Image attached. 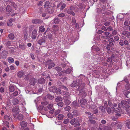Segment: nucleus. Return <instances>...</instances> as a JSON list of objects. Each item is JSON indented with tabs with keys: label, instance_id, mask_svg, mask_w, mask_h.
<instances>
[{
	"label": "nucleus",
	"instance_id": "obj_24",
	"mask_svg": "<svg viewBox=\"0 0 130 130\" xmlns=\"http://www.w3.org/2000/svg\"><path fill=\"white\" fill-rule=\"evenodd\" d=\"M36 83L35 79L34 78H32L31 80L30 84L31 85H34Z\"/></svg>",
	"mask_w": 130,
	"mask_h": 130
},
{
	"label": "nucleus",
	"instance_id": "obj_22",
	"mask_svg": "<svg viewBox=\"0 0 130 130\" xmlns=\"http://www.w3.org/2000/svg\"><path fill=\"white\" fill-rule=\"evenodd\" d=\"M45 30V28L43 26H41L39 28V31H41L42 32H44Z\"/></svg>",
	"mask_w": 130,
	"mask_h": 130
},
{
	"label": "nucleus",
	"instance_id": "obj_18",
	"mask_svg": "<svg viewBox=\"0 0 130 130\" xmlns=\"http://www.w3.org/2000/svg\"><path fill=\"white\" fill-rule=\"evenodd\" d=\"M19 47L22 50H24L25 49L26 45L23 44H21L20 45Z\"/></svg>",
	"mask_w": 130,
	"mask_h": 130
},
{
	"label": "nucleus",
	"instance_id": "obj_47",
	"mask_svg": "<svg viewBox=\"0 0 130 130\" xmlns=\"http://www.w3.org/2000/svg\"><path fill=\"white\" fill-rule=\"evenodd\" d=\"M4 122L5 125L7 127H9V126H8L9 123L8 122L6 121H4Z\"/></svg>",
	"mask_w": 130,
	"mask_h": 130
},
{
	"label": "nucleus",
	"instance_id": "obj_52",
	"mask_svg": "<svg viewBox=\"0 0 130 130\" xmlns=\"http://www.w3.org/2000/svg\"><path fill=\"white\" fill-rule=\"evenodd\" d=\"M10 69L11 70H13L15 69L13 65H11L10 66Z\"/></svg>",
	"mask_w": 130,
	"mask_h": 130
},
{
	"label": "nucleus",
	"instance_id": "obj_38",
	"mask_svg": "<svg viewBox=\"0 0 130 130\" xmlns=\"http://www.w3.org/2000/svg\"><path fill=\"white\" fill-rule=\"evenodd\" d=\"M62 99L61 97H58L56 99V101L57 102H58L60 101H61Z\"/></svg>",
	"mask_w": 130,
	"mask_h": 130
},
{
	"label": "nucleus",
	"instance_id": "obj_23",
	"mask_svg": "<svg viewBox=\"0 0 130 130\" xmlns=\"http://www.w3.org/2000/svg\"><path fill=\"white\" fill-rule=\"evenodd\" d=\"M64 115L62 114H59L57 116V118L59 120H62L64 118Z\"/></svg>",
	"mask_w": 130,
	"mask_h": 130
},
{
	"label": "nucleus",
	"instance_id": "obj_39",
	"mask_svg": "<svg viewBox=\"0 0 130 130\" xmlns=\"http://www.w3.org/2000/svg\"><path fill=\"white\" fill-rule=\"evenodd\" d=\"M64 102L65 105H68L71 102L68 100H65Z\"/></svg>",
	"mask_w": 130,
	"mask_h": 130
},
{
	"label": "nucleus",
	"instance_id": "obj_19",
	"mask_svg": "<svg viewBox=\"0 0 130 130\" xmlns=\"http://www.w3.org/2000/svg\"><path fill=\"white\" fill-rule=\"evenodd\" d=\"M45 40V39H41L39 40L38 42V43L42 45L43 43H44Z\"/></svg>",
	"mask_w": 130,
	"mask_h": 130
},
{
	"label": "nucleus",
	"instance_id": "obj_31",
	"mask_svg": "<svg viewBox=\"0 0 130 130\" xmlns=\"http://www.w3.org/2000/svg\"><path fill=\"white\" fill-rule=\"evenodd\" d=\"M12 102L13 104L15 105L17 104L18 103L19 101L17 99H15L13 100Z\"/></svg>",
	"mask_w": 130,
	"mask_h": 130
},
{
	"label": "nucleus",
	"instance_id": "obj_1",
	"mask_svg": "<svg viewBox=\"0 0 130 130\" xmlns=\"http://www.w3.org/2000/svg\"><path fill=\"white\" fill-rule=\"evenodd\" d=\"M130 107V99L127 100V101L123 100L121 101V103H119L118 108H117L116 110L113 107L111 108L113 111L115 112H119L121 111V108H126V110L128 114L130 115V110H128V108Z\"/></svg>",
	"mask_w": 130,
	"mask_h": 130
},
{
	"label": "nucleus",
	"instance_id": "obj_61",
	"mask_svg": "<svg viewBox=\"0 0 130 130\" xmlns=\"http://www.w3.org/2000/svg\"><path fill=\"white\" fill-rule=\"evenodd\" d=\"M109 44H108V46H110V47H112L113 45V43L112 42H109Z\"/></svg>",
	"mask_w": 130,
	"mask_h": 130
},
{
	"label": "nucleus",
	"instance_id": "obj_37",
	"mask_svg": "<svg viewBox=\"0 0 130 130\" xmlns=\"http://www.w3.org/2000/svg\"><path fill=\"white\" fill-rule=\"evenodd\" d=\"M72 71V70L71 69L68 68L64 72L66 73V74H68L70 73Z\"/></svg>",
	"mask_w": 130,
	"mask_h": 130
},
{
	"label": "nucleus",
	"instance_id": "obj_21",
	"mask_svg": "<svg viewBox=\"0 0 130 130\" xmlns=\"http://www.w3.org/2000/svg\"><path fill=\"white\" fill-rule=\"evenodd\" d=\"M45 82V79L43 78H41L38 80V82L41 84Z\"/></svg>",
	"mask_w": 130,
	"mask_h": 130
},
{
	"label": "nucleus",
	"instance_id": "obj_64",
	"mask_svg": "<svg viewBox=\"0 0 130 130\" xmlns=\"http://www.w3.org/2000/svg\"><path fill=\"white\" fill-rule=\"evenodd\" d=\"M127 31H124L123 32L122 34L123 35L125 36L127 34Z\"/></svg>",
	"mask_w": 130,
	"mask_h": 130
},
{
	"label": "nucleus",
	"instance_id": "obj_7",
	"mask_svg": "<svg viewBox=\"0 0 130 130\" xmlns=\"http://www.w3.org/2000/svg\"><path fill=\"white\" fill-rule=\"evenodd\" d=\"M74 7L73 6H71L70 7L67 11V13L69 14H72L73 15H74L75 13L73 12L74 10Z\"/></svg>",
	"mask_w": 130,
	"mask_h": 130
},
{
	"label": "nucleus",
	"instance_id": "obj_9",
	"mask_svg": "<svg viewBox=\"0 0 130 130\" xmlns=\"http://www.w3.org/2000/svg\"><path fill=\"white\" fill-rule=\"evenodd\" d=\"M32 22L33 23L35 24H40L42 23L43 21L39 19H36L32 20Z\"/></svg>",
	"mask_w": 130,
	"mask_h": 130
},
{
	"label": "nucleus",
	"instance_id": "obj_15",
	"mask_svg": "<svg viewBox=\"0 0 130 130\" xmlns=\"http://www.w3.org/2000/svg\"><path fill=\"white\" fill-rule=\"evenodd\" d=\"M50 5L48 1H46L44 5V7L46 8H48L50 7Z\"/></svg>",
	"mask_w": 130,
	"mask_h": 130
},
{
	"label": "nucleus",
	"instance_id": "obj_42",
	"mask_svg": "<svg viewBox=\"0 0 130 130\" xmlns=\"http://www.w3.org/2000/svg\"><path fill=\"white\" fill-rule=\"evenodd\" d=\"M100 110L103 112L105 111V109L104 107L103 106H101L100 107Z\"/></svg>",
	"mask_w": 130,
	"mask_h": 130
},
{
	"label": "nucleus",
	"instance_id": "obj_3",
	"mask_svg": "<svg viewBox=\"0 0 130 130\" xmlns=\"http://www.w3.org/2000/svg\"><path fill=\"white\" fill-rule=\"evenodd\" d=\"M16 110H15L17 111L18 110V109L17 107H16L15 108ZM15 110L14 109L13 110V115L14 116V118H17L19 120H22L23 119V116L22 114H17L16 115L15 114L14 111Z\"/></svg>",
	"mask_w": 130,
	"mask_h": 130
},
{
	"label": "nucleus",
	"instance_id": "obj_58",
	"mask_svg": "<svg viewBox=\"0 0 130 130\" xmlns=\"http://www.w3.org/2000/svg\"><path fill=\"white\" fill-rule=\"evenodd\" d=\"M119 43L121 46H123L124 45V42L122 40H120V41Z\"/></svg>",
	"mask_w": 130,
	"mask_h": 130
},
{
	"label": "nucleus",
	"instance_id": "obj_53",
	"mask_svg": "<svg viewBox=\"0 0 130 130\" xmlns=\"http://www.w3.org/2000/svg\"><path fill=\"white\" fill-rule=\"evenodd\" d=\"M72 105L73 106L75 107L77 105V104L76 102L75 101H74L72 103Z\"/></svg>",
	"mask_w": 130,
	"mask_h": 130
},
{
	"label": "nucleus",
	"instance_id": "obj_17",
	"mask_svg": "<svg viewBox=\"0 0 130 130\" xmlns=\"http://www.w3.org/2000/svg\"><path fill=\"white\" fill-rule=\"evenodd\" d=\"M114 58H115V57L113 55H112L111 56V58H108L107 59V61L108 62H110L112 60L115 61H116L114 59Z\"/></svg>",
	"mask_w": 130,
	"mask_h": 130
},
{
	"label": "nucleus",
	"instance_id": "obj_63",
	"mask_svg": "<svg viewBox=\"0 0 130 130\" xmlns=\"http://www.w3.org/2000/svg\"><path fill=\"white\" fill-rule=\"evenodd\" d=\"M107 112L108 113H110L111 112V108H108L107 109Z\"/></svg>",
	"mask_w": 130,
	"mask_h": 130
},
{
	"label": "nucleus",
	"instance_id": "obj_13",
	"mask_svg": "<svg viewBox=\"0 0 130 130\" xmlns=\"http://www.w3.org/2000/svg\"><path fill=\"white\" fill-rule=\"evenodd\" d=\"M24 75V72L22 71H19L17 73L18 77L20 78L22 77Z\"/></svg>",
	"mask_w": 130,
	"mask_h": 130
},
{
	"label": "nucleus",
	"instance_id": "obj_55",
	"mask_svg": "<svg viewBox=\"0 0 130 130\" xmlns=\"http://www.w3.org/2000/svg\"><path fill=\"white\" fill-rule=\"evenodd\" d=\"M104 125H103L100 124L99 126V128L98 129V130H103L102 128H101V127H103Z\"/></svg>",
	"mask_w": 130,
	"mask_h": 130
},
{
	"label": "nucleus",
	"instance_id": "obj_12",
	"mask_svg": "<svg viewBox=\"0 0 130 130\" xmlns=\"http://www.w3.org/2000/svg\"><path fill=\"white\" fill-rule=\"evenodd\" d=\"M71 24L72 25H75L74 26H74L77 29H78L79 28L78 25L77 23H76L75 19L73 20V22L71 23Z\"/></svg>",
	"mask_w": 130,
	"mask_h": 130
},
{
	"label": "nucleus",
	"instance_id": "obj_16",
	"mask_svg": "<svg viewBox=\"0 0 130 130\" xmlns=\"http://www.w3.org/2000/svg\"><path fill=\"white\" fill-rule=\"evenodd\" d=\"M56 88L55 87H51L50 88L49 90L50 91L55 93L56 90Z\"/></svg>",
	"mask_w": 130,
	"mask_h": 130
},
{
	"label": "nucleus",
	"instance_id": "obj_49",
	"mask_svg": "<svg viewBox=\"0 0 130 130\" xmlns=\"http://www.w3.org/2000/svg\"><path fill=\"white\" fill-rule=\"evenodd\" d=\"M126 125L128 128H130V121L127 122L126 123Z\"/></svg>",
	"mask_w": 130,
	"mask_h": 130
},
{
	"label": "nucleus",
	"instance_id": "obj_56",
	"mask_svg": "<svg viewBox=\"0 0 130 130\" xmlns=\"http://www.w3.org/2000/svg\"><path fill=\"white\" fill-rule=\"evenodd\" d=\"M104 129V130H112L110 127H105Z\"/></svg>",
	"mask_w": 130,
	"mask_h": 130
},
{
	"label": "nucleus",
	"instance_id": "obj_51",
	"mask_svg": "<svg viewBox=\"0 0 130 130\" xmlns=\"http://www.w3.org/2000/svg\"><path fill=\"white\" fill-rule=\"evenodd\" d=\"M65 16V14L63 13H61L59 14L58 15V16L60 17H63Z\"/></svg>",
	"mask_w": 130,
	"mask_h": 130
},
{
	"label": "nucleus",
	"instance_id": "obj_8",
	"mask_svg": "<svg viewBox=\"0 0 130 130\" xmlns=\"http://www.w3.org/2000/svg\"><path fill=\"white\" fill-rule=\"evenodd\" d=\"M37 35V30L36 29H34L33 30L32 33L31 38L32 39H35Z\"/></svg>",
	"mask_w": 130,
	"mask_h": 130
},
{
	"label": "nucleus",
	"instance_id": "obj_36",
	"mask_svg": "<svg viewBox=\"0 0 130 130\" xmlns=\"http://www.w3.org/2000/svg\"><path fill=\"white\" fill-rule=\"evenodd\" d=\"M77 85V82L76 81H74L73 82V83L71 84V86L72 87H75Z\"/></svg>",
	"mask_w": 130,
	"mask_h": 130
},
{
	"label": "nucleus",
	"instance_id": "obj_4",
	"mask_svg": "<svg viewBox=\"0 0 130 130\" xmlns=\"http://www.w3.org/2000/svg\"><path fill=\"white\" fill-rule=\"evenodd\" d=\"M55 65L54 63L51 60H48L46 64V66L48 67V68L49 69L54 67Z\"/></svg>",
	"mask_w": 130,
	"mask_h": 130
},
{
	"label": "nucleus",
	"instance_id": "obj_30",
	"mask_svg": "<svg viewBox=\"0 0 130 130\" xmlns=\"http://www.w3.org/2000/svg\"><path fill=\"white\" fill-rule=\"evenodd\" d=\"M15 89L14 86L12 85H10L9 87V90L11 92H13L14 90Z\"/></svg>",
	"mask_w": 130,
	"mask_h": 130
},
{
	"label": "nucleus",
	"instance_id": "obj_33",
	"mask_svg": "<svg viewBox=\"0 0 130 130\" xmlns=\"http://www.w3.org/2000/svg\"><path fill=\"white\" fill-rule=\"evenodd\" d=\"M59 19L58 18H56L54 20V23L55 24H58L59 23Z\"/></svg>",
	"mask_w": 130,
	"mask_h": 130
},
{
	"label": "nucleus",
	"instance_id": "obj_40",
	"mask_svg": "<svg viewBox=\"0 0 130 130\" xmlns=\"http://www.w3.org/2000/svg\"><path fill=\"white\" fill-rule=\"evenodd\" d=\"M71 109L70 106H68L64 108V109L66 111H69Z\"/></svg>",
	"mask_w": 130,
	"mask_h": 130
},
{
	"label": "nucleus",
	"instance_id": "obj_27",
	"mask_svg": "<svg viewBox=\"0 0 130 130\" xmlns=\"http://www.w3.org/2000/svg\"><path fill=\"white\" fill-rule=\"evenodd\" d=\"M8 37L11 40L14 39V34L12 33H11L9 34L8 35Z\"/></svg>",
	"mask_w": 130,
	"mask_h": 130
},
{
	"label": "nucleus",
	"instance_id": "obj_60",
	"mask_svg": "<svg viewBox=\"0 0 130 130\" xmlns=\"http://www.w3.org/2000/svg\"><path fill=\"white\" fill-rule=\"evenodd\" d=\"M7 24L8 26H12L13 24L11 22H9L7 23Z\"/></svg>",
	"mask_w": 130,
	"mask_h": 130
},
{
	"label": "nucleus",
	"instance_id": "obj_34",
	"mask_svg": "<svg viewBox=\"0 0 130 130\" xmlns=\"http://www.w3.org/2000/svg\"><path fill=\"white\" fill-rule=\"evenodd\" d=\"M130 93V92L128 91H124L123 93L124 95L126 96L127 97H128V94Z\"/></svg>",
	"mask_w": 130,
	"mask_h": 130
},
{
	"label": "nucleus",
	"instance_id": "obj_59",
	"mask_svg": "<svg viewBox=\"0 0 130 130\" xmlns=\"http://www.w3.org/2000/svg\"><path fill=\"white\" fill-rule=\"evenodd\" d=\"M6 45L7 46H9L11 45L10 42L9 41H8L6 43Z\"/></svg>",
	"mask_w": 130,
	"mask_h": 130
},
{
	"label": "nucleus",
	"instance_id": "obj_29",
	"mask_svg": "<svg viewBox=\"0 0 130 130\" xmlns=\"http://www.w3.org/2000/svg\"><path fill=\"white\" fill-rule=\"evenodd\" d=\"M55 93L57 95H58L61 94V92L60 89L59 88H56V92H55Z\"/></svg>",
	"mask_w": 130,
	"mask_h": 130
},
{
	"label": "nucleus",
	"instance_id": "obj_50",
	"mask_svg": "<svg viewBox=\"0 0 130 130\" xmlns=\"http://www.w3.org/2000/svg\"><path fill=\"white\" fill-rule=\"evenodd\" d=\"M117 33V31L116 30H114L112 32V35H116Z\"/></svg>",
	"mask_w": 130,
	"mask_h": 130
},
{
	"label": "nucleus",
	"instance_id": "obj_54",
	"mask_svg": "<svg viewBox=\"0 0 130 130\" xmlns=\"http://www.w3.org/2000/svg\"><path fill=\"white\" fill-rule=\"evenodd\" d=\"M107 29L108 31H110L112 30V28L111 26H109L107 28Z\"/></svg>",
	"mask_w": 130,
	"mask_h": 130
},
{
	"label": "nucleus",
	"instance_id": "obj_10",
	"mask_svg": "<svg viewBox=\"0 0 130 130\" xmlns=\"http://www.w3.org/2000/svg\"><path fill=\"white\" fill-rule=\"evenodd\" d=\"M27 124V123L26 122L24 121H22L20 123V125L21 126L22 128H24L26 127Z\"/></svg>",
	"mask_w": 130,
	"mask_h": 130
},
{
	"label": "nucleus",
	"instance_id": "obj_20",
	"mask_svg": "<svg viewBox=\"0 0 130 130\" xmlns=\"http://www.w3.org/2000/svg\"><path fill=\"white\" fill-rule=\"evenodd\" d=\"M14 60L13 58L11 57H9L8 58V61L9 63L14 62Z\"/></svg>",
	"mask_w": 130,
	"mask_h": 130
},
{
	"label": "nucleus",
	"instance_id": "obj_41",
	"mask_svg": "<svg viewBox=\"0 0 130 130\" xmlns=\"http://www.w3.org/2000/svg\"><path fill=\"white\" fill-rule=\"evenodd\" d=\"M57 105L59 106L62 107L63 106V103L62 102H60L58 103L57 104Z\"/></svg>",
	"mask_w": 130,
	"mask_h": 130
},
{
	"label": "nucleus",
	"instance_id": "obj_28",
	"mask_svg": "<svg viewBox=\"0 0 130 130\" xmlns=\"http://www.w3.org/2000/svg\"><path fill=\"white\" fill-rule=\"evenodd\" d=\"M48 37L49 39L51 41L54 40L53 35L52 34H50L48 35Z\"/></svg>",
	"mask_w": 130,
	"mask_h": 130
},
{
	"label": "nucleus",
	"instance_id": "obj_5",
	"mask_svg": "<svg viewBox=\"0 0 130 130\" xmlns=\"http://www.w3.org/2000/svg\"><path fill=\"white\" fill-rule=\"evenodd\" d=\"M70 123L72 124H74V126H76L79 125L77 118L73 119H72L70 121Z\"/></svg>",
	"mask_w": 130,
	"mask_h": 130
},
{
	"label": "nucleus",
	"instance_id": "obj_43",
	"mask_svg": "<svg viewBox=\"0 0 130 130\" xmlns=\"http://www.w3.org/2000/svg\"><path fill=\"white\" fill-rule=\"evenodd\" d=\"M48 108L49 109H51L53 107V104H49L47 106Z\"/></svg>",
	"mask_w": 130,
	"mask_h": 130
},
{
	"label": "nucleus",
	"instance_id": "obj_32",
	"mask_svg": "<svg viewBox=\"0 0 130 130\" xmlns=\"http://www.w3.org/2000/svg\"><path fill=\"white\" fill-rule=\"evenodd\" d=\"M11 8L10 7L9 5H8L6 9V11L8 12H10L11 11Z\"/></svg>",
	"mask_w": 130,
	"mask_h": 130
},
{
	"label": "nucleus",
	"instance_id": "obj_44",
	"mask_svg": "<svg viewBox=\"0 0 130 130\" xmlns=\"http://www.w3.org/2000/svg\"><path fill=\"white\" fill-rule=\"evenodd\" d=\"M125 87L126 89L130 90V85L128 84H127L125 85Z\"/></svg>",
	"mask_w": 130,
	"mask_h": 130
},
{
	"label": "nucleus",
	"instance_id": "obj_48",
	"mask_svg": "<svg viewBox=\"0 0 130 130\" xmlns=\"http://www.w3.org/2000/svg\"><path fill=\"white\" fill-rule=\"evenodd\" d=\"M69 120L68 119H67L64 120L63 122L64 124H67L69 122Z\"/></svg>",
	"mask_w": 130,
	"mask_h": 130
},
{
	"label": "nucleus",
	"instance_id": "obj_14",
	"mask_svg": "<svg viewBox=\"0 0 130 130\" xmlns=\"http://www.w3.org/2000/svg\"><path fill=\"white\" fill-rule=\"evenodd\" d=\"M91 49L93 51H98L100 50L99 48L95 46H93L91 47Z\"/></svg>",
	"mask_w": 130,
	"mask_h": 130
},
{
	"label": "nucleus",
	"instance_id": "obj_6",
	"mask_svg": "<svg viewBox=\"0 0 130 130\" xmlns=\"http://www.w3.org/2000/svg\"><path fill=\"white\" fill-rule=\"evenodd\" d=\"M66 4L63 3H60L57 5V8H60V10H62L66 6Z\"/></svg>",
	"mask_w": 130,
	"mask_h": 130
},
{
	"label": "nucleus",
	"instance_id": "obj_57",
	"mask_svg": "<svg viewBox=\"0 0 130 130\" xmlns=\"http://www.w3.org/2000/svg\"><path fill=\"white\" fill-rule=\"evenodd\" d=\"M114 39L117 41H118L119 39V38L118 36H115L114 37Z\"/></svg>",
	"mask_w": 130,
	"mask_h": 130
},
{
	"label": "nucleus",
	"instance_id": "obj_45",
	"mask_svg": "<svg viewBox=\"0 0 130 130\" xmlns=\"http://www.w3.org/2000/svg\"><path fill=\"white\" fill-rule=\"evenodd\" d=\"M68 117L70 118H72L73 117V116L71 113H69L67 114Z\"/></svg>",
	"mask_w": 130,
	"mask_h": 130
},
{
	"label": "nucleus",
	"instance_id": "obj_46",
	"mask_svg": "<svg viewBox=\"0 0 130 130\" xmlns=\"http://www.w3.org/2000/svg\"><path fill=\"white\" fill-rule=\"evenodd\" d=\"M55 69L59 72L61 70V68L60 67H57L55 68Z\"/></svg>",
	"mask_w": 130,
	"mask_h": 130
},
{
	"label": "nucleus",
	"instance_id": "obj_25",
	"mask_svg": "<svg viewBox=\"0 0 130 130\" xmlns=\"http://www.w3.org/2000/svg\"><path fill=\"white\" fill-rule=\"evenodd\" d=\"M20 90L18 89V91L17 90L15 91L13 93V95L14 96H17L20 94Z\"/></svg>",
	"mask_w": 130,
	"mask_h": 130
},
{
	"label": "nucleus",
	"instance_id": "obj_11",
	"mask_svg": "<svg viewBox=\"0 0 130 130\" xmlns=\"http://www.w3.org/2000/svg\"><path fill=\"white\" fill-rule=\"evenodd\" d=\"M53 29L54 30V31H51V32L53 33H55V32L58 31L59 29V27L57 25H54L53 27Z\"/></svg>",
	"mask_w": 130,
	"mask_h": 130
},
{
	"label": "nucleus",
	"instance_id": "obj_26",
	"mask_svg": "<svg viewBox=\"0 0 130 130\" xmlns=\"http://www.w3.org/2000/svg\"><path fill=\"white\" fill-rule=\"evenodd\" d=\"M86 100L85 99H82L80 100V103L82 105L86 104Z\"/></svg>",
	"mask_w": 130,
	"mask_h": 130
},
{
	"label": "nucleus",
	"instance_id": "obj_62",
	"mask_svg": "<svg viewBox=\"0 0 130 130\" xmlns=\"http://www.w3.org/2000/svg\"><path fill=\"white\" fill-rule=\"evenodd\" d=\"M60 112V110H57L55 113V116H56L57 115V114L59 113Z\"/></svg>",
	"mask_w": 130,
	"mask_h": 130
},
{
	"label": "nucleus",
	"instance_id": "obj_2",
	"mask_svg": "<svg viewBox=\"0 0 130 130\" xmlns=\"http://www.w3.org/2000/svg\"><path fill=\"white\" fill-rule=\"evenodd\" d=\"M111 125L116 130H121L122 129V125L121 122H116L112 123Z\"/></svg>",
	"mask_w": 130,
	"mask_h": 130
},
{
	"label": "nucleus",
	"instance_id": "obj_35",
	"mask_svg": "<svg viewBox=\"0 0 130 130\" xmlns=\"http://www.w3.org/2000/svg\"><path fill=\"white\" fill-rule=\"evenodd\" d=\"M47 98L51 100L53 99L54 97V96L50 94H47Z\"/></svg>",
	"mask_w": 130,
	"mask_h": 130
}]
</instances>
